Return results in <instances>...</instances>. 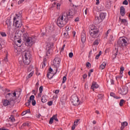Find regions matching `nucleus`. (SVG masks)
Returning <instances> with one entry per match:
<instances>
[{"mask_svg": "<svg viewBox=\"0 0 130 130\" xmlns=\"http://www.w3.org/2000/svg\"><path fill=\"white\" fill-rule=\"evenodd\" d=\"M75 15L74 10H70L67 12L62 13L57 20V24L59 27H63L69 22L70 18H72Z\"/></svg>", "mask_w": 130, "mask_h": 130, "instance_id": "1", "label": "nucleus"}, {"mask_svg": "<svg viewBox=\"0 0 130 130\" xmlns=\"http://www.w3.org/2000/svg\"><path fill=\"white\" fill-rule=\"evenodd\" d=\"M90 29L89 39L90 41H93L95 38L99 37V29L95 25H91Z\"/></svg>", "mask_w": 130, "mask_h": 130, "instance_id": "2", "label": "nucleus"}, {"mask_svg": "<svg viewBox=\"0 0 130 130\" xmlns=\"http://www.w3.org/2000/svg\"><path fill=\"white\" fill-rule=\"evenodd\" d=\"M13 26L16 29H19L22 27V20H21V15L16 14V16L13 18Z\"/></svg>", "mask_w": 130, "mask_h": 130, "instance_id": "3", "label": "nucleus"}, {"mask_svg": "<svg viewBox=\"0 0 130 130\" xmlns=\"http://www.w3.org/2000/svg\"><path fill=\"white\" fill-rule=\"evenodd\" d=\"M32 58V55L29 51L25 52L24 54L22 55V60L24 64H30L31 62V59Z\"/></svg>", "mask_w": 130, "mask_h": 130, "instance_id": "4", "label": "nucleus"}, {"mask_svg": "<svg viewBox=\"0 0 130 130\" xmlns=\"http://www.w3.org/2000/svg\"><path fill=\"white\" fill-rule=\"evenodd\" d=\"M118 48L120 47L121 48H123L127 46L128 43H127V39L126 38H120L118 40Z\"/></svg>", "mask_w": 130, "mask_h": 130, "instance_id": "5", "label": "nucleus"}, {"mask_svg": "<svg viewBox=\"0 0 130 130\" xmlns=\"http://www.w3.org/2000/svg\"><path fill=\"white\" fill-rule=\"evenodd\" d=\"M105 17H106V14L104 13H100L99 16L95 17L94 21V24H100V23L102 22V21L105 19Z\"/></svg>", "mask_w": 130, "mask_h": 130, "instance_id": "6", "label": "nucleus"}, {"mask_svg": "<svg viewBox=\"0 0 130 130\" xmlns=\"http://www.w3.org/2000/svg\"><path fill=\"white\" fill-rule=\"evenodd\" d=\"M6 99L9 100V101H14L15 99H17V93L16 92L12 93H8L6 96Z\"/></svg>", "mask_w": 130, "mask_h": 130, "instance_id": "7", "label": "nucleus"}, {"mask_svg": "<svg viewBox=\"0 0 130 130\" xmlns=\"http://www.w3.org/2000/svg\"><path fill=\"white\" fill-rule=\"evenodd\" d=\"M71 103L74 106H77V105H79V104L81 103L79 101V98H78V96L75 95H73L72 96Z\"/></svg>", "mask_w": 130, "mask_h": 130, "instance_id": "8", "label": "nucleus"}, {"mask_svg": "<svg viewBox=\"0 0 130 130\" xmlns=\"http://www.w3.org/2000/svg\"><path fill=\"white\" fill-rule=\"evenodd\" d=\"M35 43V39L31 37L27 38L25 40V45L26 46H32Z\"/></svg>", "mask_w": 130, "mask_h": 130, "instance_id": "9", "label": "nucleus"}, {"mask_svg": "<svg viewBox=\"0 0 130 130\" xmlns=\"http://www.w3.org/2000/svg\"><path fill=\"white\" fill-rule=\"evenodd\" d=\"M128 92V89L127 88V86H122L121 87H120V89L119 90V93L121 95H126Z\"/></svg>", "mask_w": 130, "mask_h": 130, "instance_id": "10", "label": "nucleus"}, {"mask_svg": "<svg viewBox=\"0 0 130 130\" xmlns=\"http://www.w3.org/2000/svg\"><path fill=\"white\" fill-rule=\"evenodd\" d=\"M53 65L56 68L59 67V64H60V58L57 57L55 58L53 61Z\"/></svg>", "mask_w": 130, "mask_h": 130, "instance_id": "11", "label": "nucleus"}, {"mask_svg": "<svg viewBox=\"0 0 130 130\" xmlns=\"http://www.w3.org/2000/svg\"><path fill=\"white\" fill-rule=\"evenodd\" d=\"M86 38L87 36H86V32L85 31H83L81 33V42L82 43H85V42H86Z\"/></svg>", "mask_w": 130, "mask_h": 130, "instance_id": "12", "label": "nucleus"}, {"mask_svg": "<svg viewBox=\"0 0 130 130\" xmlns=\"http://www.w3.org/2000/svg\"><path fill=\"white\" fill-rule=\"evenodd\" d=\"M35 98V96L34 95H31L29 98V101L30 103H31L33 106H35V105H36V101L34 100Z\"/></svg>", "mask_w": 130, "mask_h": 130, "instance_id": "13", "label": "nucleus"}, {"mask_svg": "<svg viewBox=\"0 0 130 130\" xmlns=\"http://www.w3.org/2000/svg\"><path fill=\"white\" fill-rule=\"evenodd\" d=\"M119 20L122 25H124V26H127L128 25V22L125 19H121L120 17L119 18Z\"/></svg>", "mask_w": 130, "mask_h": 130, "instance_id": "14", "label": "nucleus"}, {"mask_svg": "<svg viewBox=\"0 0 130 130\" xmlns=\"http://www.w3.org/2000/svg\"><path fill=\"white\" fill-rule=\"evenodd\" d=\"M49 73H47V76L48 78V79H52V77H53V74H52V72L53 71V70H52V68H50L49 69Z\"/></svg>", "mask_w": 130, "mask_h": 130, "instance_id": "15", "label": "nucleus"}, {"mask_svg": "<svg viewBox=\"0 0 130 130\" xmlns=\"http://www.w3.org/2000/svg\"><path fill=\"white\" fill-rule=\"evenodd\" d=\"M6 25H7L8 29L11 30L12 28V20L11 19H7L6 21Z\"/></svg>", "mask_w": 130, "mask_h": 130, "instance_id": "16", "label": "nucleus"}, {"mask_svg": "<svg viewBox=\"0 0 130 130\" xmlns=\"http://www.w3.org/2000/svg\"><path fill=\"white\" fill-rule=\"evenodd\" d=\"M2 103L4 106H8V105H10L11 104V102L10 100H3L2 101Z\"/></svg>", "mask_w": 130, "mask_h": 130, "instance_id": "17", "label": "nucleus"}, {"mask_svg": "<svg viewBox=\"0 0 130 130\" xmlns=\"http://www.w3.org/2000/svg\"><path fill=\"white\" fill-rule=\"evenodd\" d=\"M120 14L122 17H124V15H125V9L123 6L120 7Z\"/></svg>", "mask_w": 130, "mask_h": 130, "instance_id": "18", "label": "nucleus"}, {"mask_svg": "<svg viewBox=\"0 0 130 130\" xmlns=\"http://www.w3.org/2000/svg\"><path fill=\"white\" fill-rule=\"evenodd\" d=\"M98 88H99V85L97 84V83L95 82H92V84L91 87V90L94 91V89H97Z\"/></svg>", "mask_w": 130, "mask_h": 130, "instance_id": "19", "label": "nucleus"}, {"mask_svg": "<svg viewBox=\"0 0 130 130\" xmlns=\"http://www.w3.org/2000/svg\"><path fill=\"white\" fill-rule=\"evenodd\" d=\"M53 47V43L52 42H48L46 45V49H51Z\"/></svg>", "mask_w": 130, "mask_h": 130, "instance_id": "20", "label": "nucleus"}, {"mask_svg": "<svg viewBox=\"0 0 130 130\" xmlns=\"http://www.w3.org/2000/svg\"><path fill=\"white\" fill-rule=\"evenodd\" d=\"M106 62H103L102 64L100 66V70H104L106 67Z\"/></svg>", "mask_w": 130, "mask_h": 130, "instance_id": "21", "label": "nucleus"}, {"mask_svg": "<svg viewBox=\"0 0 130 130\" xmlns=\"http://www.w3.org/2000/svg\"><path fill=\"white\" fill-rule=\"evenodd\" d=\"M17 36H15L14 39H15V42L16 43V45L17 46H18L19 47H20V46H21V45H18V44L17 43H21V39H19V40H17Z\"/></svg>", "mask_w": 130, "mask_h": 130, "instance_id": "22", "label": "nucleus"}, {"mask_svg": "<svg viewBox=\"0 0 130 130\" xmlns=\"http://www.w3.org/2000/svg\"><path fill=\"white\" fill-rule=\"evenodd\" d=\"M41 101H42V103H46V102H47V99H46V95L42 96Z\"/></svg>", "mask_w": 130, "mask_h": 130, "instance_id": "23", "label": "nucleus"}, {"mask_svg": "<svg viewBox=\"0 0 130 130\" xmlns=\"http://www.w3.org/2000/svg\"><path fill=\"white\" fill-rule=\"evenodd\" d=\"M51 51H52V49H47V51L46 52L47 56H50V55L51 54Z\"/></svg>", "mask_w": 130, "mask_h": 130, "instance_id": "24", "label": "nucleus"}, {"mask_svg": "<svg viewBox=\"0 0 130 130\" xmlns=\"http://www.w3.org/2000/svg\"><path fill=\"white\" fill-rule=\"evenodd\" d=\"M33 75H34V72L32 71L26 77V79H30V78H31L33 76Z\"/></svg>", "mask_w": 130, "mask_h": 130, "instance_id": "25", "label": "nucleus"}, {"mask_svg": "<svg viewBox=\"0 0 130 130\" xmlns=\"http://www.w3.org/2000/svg\"><path fill=\"white\" fill-rule=\"evenodd\" d=\"M49 29L51 31H53L54 30V25L51 24L49 27Z\"/></svg>", "mask_w": 130, "mask_h": 130, "instance_id": "26", "label": "nucleus"}, {"mask_svg": "<svg viewBox=\"0 0 130 130\" xmlns=\"http://www.w3.org/2000/svg\"><path fill=\"white\" fill-rule=\"evenodd\" d=\"M114 57H116V55H117V54L118 53V49H115L114 51Z\"/></svg>", "mask_w": 130, "mask_h": 130, "instance_id": "27", "label": "nucleus"}, {"mask_svg": "<svg viewBox=\"0 0 130 130\" xmlns=\"http://www.w3.org/2000/svg\"><path fill=\"white\" fill-rule=\"evenodd\" d=\"M123 103H125V101H124V100H121L119 103V105L120 106H123Z\"/></svg>", "mask_w": 130, "mask_h": 130, "instance_id": "28", "label": "nucleus"}, {"mask_svg": "<svg viewBox=\"0 0 130 130\" xmlns=\"http://www.w3.org/2000/svg\"><path fill=\"white\" fill-rule=\"evenodd\" d=\"M98 97L99 99H100V100H102V99L104 98V95L103 94L100 93L98 94Z\"/></svg>", "mask_w": 130, "mask_h": 130, "instance_id": "29", "label": "nucleus"}, {"mask_svg": "<svg viewBox=\"0 0 130 130\" xmlns=\"http://www.w3.org/2000/svg\"><path fill=\"white\" fill-rule=\"evenodd\" d=\"M102 53V51H100L98 55H96L95 56V59H99V57L100 55H101V54Z\"/></svg>", "mask_w": 130, "mask_h": 130, "instance_id": "30", "label": "nucleus"}, {"mask_svg": "<svg viewBox=\"0 0 130 130\" xmlns=\"http://www.w3.org/2000/svg\"><path fill=\"white\" fill-rule=\"evenodd\" d=\"M0 34L2 37H7V34L5 32L1 31L0 32Z\"/></svg>", "mask_w": 130, "mask_h": 130, "instance_id": "31", "label": "nucleus"}, {"mask_svg": "<svg viewBox=\"0 0 130 130\" xmlns=\"http://www.w3.org/2000/svg\"><path fill=\"white\" fill-rule=\"evenodd\" d=\"M23 37L24 40L26 41V39H27V38H29V37H28V34H23Z\"/></svg>", "mask_w": 130, "mask_h": 130, "instance_id": "32", "label": "nucleus"}, {"mask_svg": "<svg viewBox=\"0 0 130 130\" xmlns=\"http://www.w3.org/2000/svg\"><path fill=\"white\" fill-rule=\"evenodd\" d=\"M27 113H30V110H28L27 111H24L22 112V115H26V114H27Z\"/></svg>", "mask_w": 130, "mask_h": 130, "instance_id": "33", "label": "nucleus"}, {"mask_svg": "<svg viewBox=\"0 0 130 130\" xmlns=\"http://www.w3.org/2000/svg\"><path fill=\"white\" fill-rule=\"evenodd\" d=\"M9 119L11 120L12 122H14L15 121V117H14V116L11 115L10 117L9 118Z\"/></svg>", "mask_w": 130, "mask_h": 130, "instance_id": "34", "label": "nucleus"}, {"mask_svg": "<svg viewBox=\"0 0 130 130\" xmlns=\"http://www.w3.org/2000/svg\"><path fill=\"white\" fill-rule=\"evenodd\" d=\"M122 77H123L122 74H120L119 75L116 76V80H117L118 79H121V78H122Z\"/></svg>", "mask_w": 130, "mask_h": 130, "instance_id": "35", "label": "nucleus"}, {"mask_svg": "<svg viewBox=\"0 0 130 130\" xmlns=\"http://www.w3.org/2000/svg\"><path fill=\"white\" fill-rule=\"evenodd\" d=\"M98 44H99V40L97 39L94 42L93 45H98Z\"/></svg>", "mask_w": 130, "mask_h": 130, "instance_id": "36", "label": "nucleus"}, {"mask_svg": "<svg viewBox=\"0 0 130 130\" xmlns=\"http://www.w3.org/2000/svg\"><path fill=\"white\" fill-rule=\"evenodd\" d=\"M123 71H124V68H123V67H121L120 70V74H123Z\"/></svg>", "mask_w": 130, "mask_h": 130, "instance_id": "37", "label": "nucleus"}, {"mask_svg": "<svg viewBox=\"0 0 130 130\" xmlns=\"http://www.w3.org/2000/svg\"><path fill=\"white\" fill-rule=\"evenodd\" d=\"M127 124H128V123L126 121L121 123V125L124 126V127L127 126Z\"/></svg>", "mask_w": 130, "mask_h": 130, "instance_id": "38", "label": "nucleus"}, {"mask_svg": "<svg viewBox=\"0 0 130 130\" xmlns=\"http://www.w3.org/2000/svg\"><path fill=\"white\" fill-rule=\"evenodd\" d=\"M61 99L63 101H67V95L63 94Z\"/></svg>", "mask_w": 130, "mask_h": 130, "instance_id": "39", "label": "nucleus"}, {"mask_svg": "<svg viewBox=\"0 0 130 130\" xmlns=\"http://www.w3.org/2000/svg\"><path fill=\"white\" fill-rule=\"evenodd\" d=\"M4 62H8V54H6V57L3 60Z\"/></svg>", "mask_w": 130, "mask_h": 130, "instance_id": "40", "label": "nucleus"}, {"mask_svg": "<svg viewBox=\"0 0 130 130\" xmlns=\"http://www.w3.org/2000/svg\"><path fill=\"white\" fill-rule=\"evenodd\" d=\"M71 29H72V27H71L70 26H67L66 27V31H70Z\"/></svg>", "mask_w": 130, "mask_h": 130, "instance_id": "41", "label": "nucleus"}, {"mask_svg": "<svg viewBox=\"0 0 130 130\" xmlns=\"http://www.w3.org/2000/svg\"><path fill=\"white\" fill-rule=\"evenodd\" d=\"M86 67L88 68H91V63L89 62H87L86 64Z\"/></svg>", "mask_w": 130, "mask_h": 130, "instance_id": "42", "label": "nucleus"}, {"mask_svg": "<svg viewBox=\"0 0 130 130\" xmlns=\"http://www.w3.org/2000/svg\"><path fill=\"white\" fill-rule=\"evenodd\" d=\"M53 120H54L53 119V117H52V118H50V119L49 120L50 124H52V123H53Z\"/></svg>", "mask_w": 130, "mask_h": 130, "instance_id": "43", "label": "nucleus"}, {"mask_svg": "<svg viewBox=\"0 0 130 130\" xmlns=\"http://www.w3.org/2000/svg\"><path fill=\"white\" fill-rule=\"evenodd\" d=\"M43 91V86H41L39 88V91L40 93H42V91Z\"/></svg>", "mask_w": 130, "mask_h": 130, "instance_id": "44", "label": "nucleus"}, {"mask_svg": "<svg viewBox=\"0 0 130 130\" xmlns=\"http://www.w3.org/2000/svg\"><path fill=\"white\" fill-rule=\"evenodd\" d=\"M53 103V102L52 101H49V102H48L47 103V105H48L49 106H51V105H52Z\"/></svg>", "mask_w": 130, "mask_h": 130, "instance_id": "45", "label": "nucleus"}, {"mask_svg": "<svg viewBox=\"0 0 130 130\" xmlns=\"http://www.w3.org/2000/svg\"><path fill=\"white\" fill-rule=\"evenodd\" d=\"M66 81H67V77L64 76L62 78V83H66Z\"/></svg>", "mask_w": 130, "mask_h": 130, "instance_id": "46", "label": "nucleus"}, {"mask_svg": "<svg viewBox=\"0 0 130 130\" xmlns=\"http://www.w3.org/2000/svg\"><path fill=\"white\" fill-rule=\"evenodd\" d=\"M123 5H125V6H127L128 5V2H127V0H125L123 2Z\"/></svg>", "mask_w": 130, "mask_h": 130, "instance_id": "47", "label": "nucleus"}, {"mask_svg": "<svg viewBox=\"0 0 130 130\" xmlns=\"http://www.w3.org/2000/svg\"><path fill=\"white\" fill-rule=\"evenodd\" d=\"M69 57L72 58V57H73V56H74V53H73V52H70L69 53Z\"/></svg>", "mask_w": 130, "mask_h": 130, "instance_id": "48", "label": "nucleus"}, {"mask_svg": "<svg viewBox=\"0 0 130 130\" xmlns=\"http://www.w3.org/2000/svg\"><path fill=\"white\" fill-rule=\"evenodd\" d=\"M30 100L28 101V102L27 103H25V105L26 106H30Z\"/></svg>", "mask_w": 130, "mask_h": 130, "instance_id": "49", "label": "nucleus"}, {"mask_svg": "<svg viewBox=\"0 0 130 130\" xmlns=\"http://www.w3.org/2000/svg\"><path fill=\"white\" fill-rule=\"evenodd\" d=\"M114 40V38H113V36H111L110 37V41H113Z\"/></svg>", "mask_w": 130, "mask_h": 130, "instance_id": "50", "label": "nucleus"}, {"mask_svg": "<svg viewBox=\"0 0 130 130\" xmlns=\"http://www.w3.org/2000/svg\"><path fill=\"white\" fill-rule=\"evenodd\" d=\"M53 119L55 121H58V119L55 116H53Z\"/></svg>", "mask_w": 130, "mask_h": 130, "instance_id": "51", "label": "nucleus"}, {"mask_svg": "<svg viewBox=\"0 0 130 130\" xmlns=\"http://www.w3.org/2000/svg\"><path fill=\"white\" fill-rule=\"evenodd\" d=\"M110 96H111V97H115V94L113 92H111L110 93Z\"/></svg>", "mask_w": 130, "mask_h": 130, "instance_id": "52", "label": "nucleus"}, {"mask_svg": "<svg viewBox=\"0 0 130 130\" xmlns=\"http://www.w3.org/2000/svg\"><path fill=\"white\" fill-rule=\"evenodd\" d=\"M25 0H21L18 1V5H21V4H22L23 3H24V1Z\"/></svg>", "mask_w": 130, "mask_h": 130, "instance_id": "53", "label": "nucleus"}, {"mask_svg": "<svg viewBox=\"0 0 130 130\" xmlns=\"http://www.w3.org/2000/svg\"><path fill=\"white\" fill-rule=\"evenodd\" d=\"M91 55H92V51H90L89 52L88 57L90 58Z\"/></svg>", "mask_w": 130, "mask_h": 130, "instance_id": "54", "label": "nucleus"}, {"mask_svg": "<svg viewBox=\"0 0 130 130\" xmlns=\"http://www.w3.org/2000/svg\"><path fill=\"white\" fill-rule=\"evenodd\" d=\"M41 116V114H40L36 115V117H37L38 118H40Z\"/></svg>", "mask_w": 130, "mask_h": 130, "instance_id": "55", "label": "nucleus"}, {"mask_svg": "<svg viewBox=\"0 0 130 130\" xmlns=\"http://www.w3.org/2000/svg\"><path fill=\"white\" fill-rule=\"evenodd\" d=\"M78 122H79V120H77V121L74 122L75 125H77L78 124Z\"/></svg>", "mask_w": 130, "mask_h": 130, "instance_id": "56", "label": "nucleus"}, {"mask_svg": "<svg viewBox=\"0 0 130 130\" xmlns=\"http://www.w3.org/2000/svg\"><path fill=\"white\" fill-rule=\"evenodd\" d=\"M87 77H88V75H87V74H84L83 76V79H86V78H87Z\"/></svg>", "mask_w": 130, "mask_h": 130, "instance_id": "57", "label": "nucleus"}, {"mask_svg": "<svg viewBox=\"0 0 130 130\" xmlns=\"http://www.w3.org/2000/svg\"><path fill=\"white\" fill-rule=\"evenodd\" d=\"M56 6H57V9L58 10H59V7H60V4H57Z\"/></svg>", "mask_w": 130, "mask_h": 130, "instance_id": "58", "label": "nucleus"}, {"mask_svg": "<svg viewBox=\"0 0 130 130\" xmlns=\"http://www.w3.org/2000/svg\"><path fill=\"white\" fill-rule=\"evenodd\" d=\"M84 13L85 14V15H87V13H88V8H86Z\"/></svg>", "mask_w": 130, "mask_h": 130, "instance_id": "59", "label": "nucleus"}, {"mask_svg": "<svg viewBox=\"0 0 130 130\" xmlns=\"http://www.w3.org/2000/svg\"><path fill=\"white\" fill-rule=\"evenodd\" d=\"M55 94H58L59 93V90L56 89L55 91Z\"/></svg>", "mask_w": 130, "mask_h": 130, "instance_id": "60", "label": "nucleus"}, {"mask_svg": "<svg viewBox=\"0 0 130 130\" xmlns=\"http://www.w3.org/2000/svg\"><path fill=\"white\" fill-rule=\"evenodd\" d=\"M39 86V82H37L36 84V87L37 88H38V87Z\"/></svg>", "mask_w": 130, "mask_h": 130, "instance_id": "61", "label": "nucleus"}, {"mask_svg": "<svg viewBox=\"0 0 130 130\" xmlns=\"http://www.w3.org/2000/svg\"><path fill=\"white\" fill-rule=\"evenodd\" d=\"M76 128V125H73V126L72 127V129L74 130Z\"/></svg>", "mask_w": 130, "mask_h": 130, "instance_id": "62", "label": "nucleus"}, {"mask_svg": "<svg viewBox=\"0 0 130 130\" xmlns=\"http://www.w3.org/2000/svg\"><path fill=\"white\" fill-rule=\"evenodd\" d=\"M73 35V37H75V36H76V31H74L72 32Z\"/></svg>", "mask_w": 130, "mask_h": 130, "instance_id": "63", "label": "nucleus"}, {"mask_svg": "<svg viewBox=\"0 0 130 130\" xmlns=\"http://www.w3.org/2000/svg\"><path fill=\"white\" fill-rule=\"evenodd\" d=\"M41 93H42L40 92V93L38 94V97L39 98H41Z\"/></svg>", "mask_w": 130, "mask_h": 130, "instance_id": "64", "label": "nucleus"}]
</instances>
